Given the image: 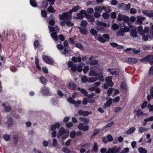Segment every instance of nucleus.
<instances>
[{
    "instance_id": "obj_1",
    "label": "nucleus",
    "mask_w": 153,
    "mask_h": 153,
    "mask_svg": "<svg viewBox=\"0 0 153 153\" xmlns=\"http://www.w3.org/2000/svg\"><path fill=\"white\" fill-rule=\"evenodd\" d=\"M138 33L143 36V40L147 41L149 39L153 38V25L150 27L149 30L148 27H146L143 30V27L140 26H138Z\"/></svg>"
},
{
    "instance_id": "obj_2",
    "label": "nucleus",
    "mask_w": 153,
    "mask_h": 153,
    "mask_svg": "<svg viewBox=\"0 0 153 153\" xmlns=\"http://www.w3.org/2000/svg\"><path fill=\"white\" fill-rule=\"evenodd\" d=\"M102 70L100 69L97 68L96 67L90 68L89 76H95L99 78H102L103 77Z\"/></svg>"
},
{
    "instance_id": "obj_3",
    "label": "nucleus",
    "mask_w": 153,
    "mask_h": 153,
    "mask_svg": "<svg viewBox=\"0 0 153 153\" xmlns=\"http://www.w3.org/2000/svg\"><path fill=\"white\" fill-rule=\"evenodd\" d=\"M48 28L50 31L54 32L51 33V34L52 38L55 41H57L58 39V36L56 33L59 32V28L57 25H55L54 27H50L49 26Z\"/></svg>"
},
{
    "instance_id": "obj_4",
    "label": "nucleus",
    "mask_w": 153,
    "mask_h": 153,
    "mask_svg": "<svg viewBox=\"0 0 153 153\" xmlns=\"http://www.w3.org/2000/svg\"><path fill=\"white\" fill-rule=\"evenodd\" d=\"M95 22L97 25L96 28V29L99 31H104V29L103 27H108L110 26L109 24L100 22L99 20L96 21Z\"/></svg>"
},
{
    "instance_id": "obj_5",
    "label": "nucleus",
    "mask_w": 153,
    "mask_h": 153,
    "mask_svg": "<svg viewBox=\"0 0 153 153\" xmlns=\"http://www.w3.org/2000/svg\"><path fill=\"white\" fill-rule=\"evenodd\" d=\"M59 19L60 20H64L65 21L68 19H70L71 17V14L70 12H68L64 13L62 15H59Z\"/></svg>"
},
{
    "instance_id": "obj_6",
    "label": "nucleus",
    "mask_w": 153,
    "mask_h": 153,
    "mask_svg": "<svg viewBox=\"0 0 153 153\" xmlns=\"http://www.w3.org/2000/svg\"><path fill=\"white\" fill-rule=\"evenodd\" d=\"M140 61L142 62H148L151 65H153V55H149L145 58L141 59Z\"/></svg>"
},
{
    "instance_id": "obj_7",
    "label": "nucleus",
    "mask_w": 153,
    "mask_h": 153,
    "mask_svg": "<svg viewBox=\"0 0 153 153\" xmlns=\"http://www.w3.org/2000/svg\"><path fill=\"white\" fill-rule=\"evenodd\" d=\"M68 65L71 72H75L76 71V65L74 64L71 61H69L68 62Z\"/></svg>"
},
{
    "instance_id": "obj_8",
    "label": "nucleus",
    "mask_w": 153,
    "mask_h": 153,
    "mask_svg": "<svg viewBox=\"0 0 153 153\" xmlns=\"http://www.w3.org/2000/svg\"><path fill=\"white\" fill-rule=\"evenodd\" d=\"M41 92L44 95L50 96L51 95V93L49 91V88L45 87H43L41 88Z\"/></svg>"
},
{
    "instance_id": "obj_9",
    "label": "nucleus",
    "mask_w": 153,
    "mask_h": 153,
    "mask_svg": "<svg viewBox=\"0 0 153 153\" xmlns=\"http://www.w3.org/2000/svg\"><path fill=\"white\" fill-rule=\"evenodd\" d=\"M43 60L46 63L51 65H53L54 63V61L51 58L47 56H44L42 57Z\"/></svg>"
},
{
    "instance_id": "obj_10",
    "label": "nucleus",
    "mask_w": 153,
    "mask_h": 153,
    "mask_svg": "<svg viewBox=\"0 0 153 153\" xmlns=\"http://www.w3.org/2000/svg\"><path fill=\"white\" fill-rule=\"evenodd\" d=\"M78 128L79 130L85 131L88 130L89 127L87 125H85L83 123H80L78 125Z\"/></svg>"
},
{
    "instance_id": "obj_11",
    "label": "nucleus",
    "mask_w": 153,
    "mask_h": 153,
    "mask_svg": "<svg viewBox=\"0 0 153 153\" xmlns=\"http://www.w3.org/2000/svg\"><path fill=\"white\" fill-rule=\"evenodd\" d=\"M129 27L131 30L130 32L131 36L133 37H136L137 36V33L135 27L134 26H130Z\"/></svg>"
},
{
    "instance_id": "obj_12",
    "label": "nucleus",
    "mask_w": 153,
    "mask_h": 153,
    "mask_svg": "<svg viewBox=\"0 0 153 153\" xmlns=\"http://www.w3.org/2000/svg\"><path fill=\"white\" fill-rule=\"evenodd\" d=\"M109 151L112 152V153H119L120 150V147H118L116 146H114L112 148H109Z\"/></svg>"
},
{
    "instance_id": "obj_13",
    "label": "nucleus",
    "mask_w": 153,
    "mask_h": 153,
    "mask_svg": "<svg viewBox=\"0 0 153 153\" xmlns=\"http://www.w3.org/2000/svg\"><path fill=\"white\" fill-rule=\"evenodd\" d=\"M126 62L130 64H134L137 62V59L133 58H129L126 59Z\"/></svg>"
},
{
    "instance_id": "obj_14",
    "label": "nucleus",
    "mask_w": 153,
    "mask_h": 153,
    "mask_svg": "<svg viewBox=\"0 0 153 153\" xmlns=\"http://www.w3.org/2000/svg\"><path fill=\"white\" fill-rule=\"evenodd\" d=\"M107 71L109 72L111 74L115 76L118 75L119 73V71L117 69H111L109 68H108L107 69Z\"/></svg>"
},
{
    "instance_id": "obj_15",
    "label": "nucleus",
    "mask_w": 153,
    "mask_h": 153,
    "mask_svg": "<svg viewBox=\"0 0 153 153\" xmlns=\"http://www.w3.org/2000/svg\"><path fill=\"white\" fill-rule=\"evenodd\" d=\"M142 13L149 17H151L153 19V10H144L142 11Z\"/></svg>"
},
{
    "instance_id": "obj_16",
    "label": "nucleus",
    "mask_w": 153,
    "mask_h": 153,
    "mask_svg": "<svg viewBox=\"0 0 153 153\" xmlns=\"http://www.w3.org/2000/svg\"><path fill=\"white\" fill-rule=\"evenodd\" d=\"M86 14V12L85 10H81L80 12L77 14V18L79 19H82L84 17V15H85Z\"/></svg>"
},
{
    "instance_id": "obj_17",
    "label": "nucleus",
    "mask_w": 153,
    "mask_h": 153,
    "mask_svg": "<svg viewBox=\"0 0 153 153\" xmlns=\"http://www.w3.org/2000/svg\"><path fill=\"white\" fill-rule=\"evenodd\" d=\"M77 113L79 115L84 116H88L89 114V113H90V114H91L90 112H89L88 111H84L81 109L79 110Z\"/></svg>"
},
{
    "instance_id": "obj_18",
    "label": "nucleus",
    "mask_w": 153,
    "mask_h": 153,
    "mask_svg": "<svg viewBox=\"0 0 153 153\" xmlns=\"http://www.w3.org/2000/svg\"><path fill=\"white\" fill-rule=\"evenodd\" d=\"M66 132L64 128L61 127V128L57 133V137L58 138H59L63 134H65Z\"/></svg>"
},
{
    "instance_id": "obj_19",
    "label": "nucleus",
    "mask_w": 153,
    "mask_h": 153,
    "mask_svg": "<svg viewBox=\"0 0 153 153\" xmlns=\"http://www.w3.org/2000/svg\"><path fill=\"white\" fill-rule=\"evenodd\" d=\"M60 126V124L59 123H56L51 125L50 129L52 131H55L57 128H59Z\"/></svg>"
},
{
    "instance_id": "obj_20",
    "label": "nucleus",
    "mask_w": 153,
    "mask_h": 153,
    "mask_svg": "<svg viewBox=\"0 0 153 153\" xmlns=\"http://www.w3.org/2000/svg\"><path fill=\"white\" fill-rule=\"evenodd\" d=\"M85 17L87 19L89 22H93L94 21V19L92 15H91L86 13L85 15Z\"/></svg>"
},
{
    "instance_id": "obj_21",
    "label": "nucleus",
    "mask_w": 153,
    "mask_h": 153,
    "mask_svg": "<svg viewBox=\"0 0 153 153\" xmlns=\"http://www.w3.org/2000/svg\"><path fill=\"white\" fill-rule=\"evenodd\" d=\"M81 8V7L79 5L74 7L69 12L71 14L72 12H76Z\"/></svg>"
},
{
    "instance_id": "obj_22",
    "label": "nucleus",
    "mask_w": 153,
    "mask_h": 153,
    "mask_svg": "<svg viewBox=\"0 0 153 153\" xmlns=\"http://www.w3.org/2000/svg\"><path fill=\"white\" fill-rule=\"evenodd\" d=\"M112 77L111 76H109L105 79L106 82L107 83H109V86L112 87L113 86L114 83L111 82Z\"/></svg>"
},
{
    "instance_id": "obj_23",
    "label": "nucleus",
    "mask_w": 153,
    "mask_h": 153,
    "mask_svg": "<svg viewBox=\"0 0 153 153\" xmlns=\"http://www.w3.org/2000/svg\"><path fill=\"white\" fill-rule=\"evenodd\" d=\"M137 21L138 23L141 24L143 23V21L145 20L146 18L141 16H137Z\"/></svg>"
},
{
    "instance_id": "obj_24",
    "label": "nucleus",
    "mask_w": 153,
    "mask_h": 153,
    "mask_svg": "<svg viewBox=\"0 0 153 153\" xmlns=\"http://www.w3.org/2000/svg\"><path fill=\"white\" fill-rule=\"evenodd\" d=\"M71 60L74 63H76L77 62H81V58L78 56L77 58L76 57L74 56L72 58Z\"/></svg>"
},
{
    "instance_id": "obj_25",
    "label": "nucleus",
    "mask_w": 153,
    "mask_h": 153,
    "mask_svg": "<svg viewBox=\"0 0 153 153\" xmlns=\"http://www.w3.org/2000/svg\"><path fill=\"white\" fill-rule=\"evenodd\" d=\"M101 78H99L97 77H90L88 78V82H93L98 79H100Z\"/></svg>"
},
{
    "instance_id": "obj_26",
    "label": "nucleus",
    "mask_w": 153,
    "mask_h": 153,
    "mask_svg": "<svg viewBox=\"0 0 153 153\" xmlns=\"http://www.w3.org/2000/svg\"><path fill=\"white\" fill-rule=\"evenodd\" d=\"M94 10L95 11L101 13L103 10H104L103 7H102L101 6H97L95 7Z\"/></svg>"
},
{
    "instance_id": "obj_27",
    "label": "nucleus",
    "mask_w": 153,
    "mask_h": 153,
    "mask_svg": "<svg viewBox=\"0 0 153 153\" xmlns=\"http://www.w3.org/2000/svg\"><path fill=\"white\" fill-rule=\"evenodd\" d=\"M68 86L71 89L75 90L76 89L77 86L74 82H72L70 83L69 85Z\"/></svg>"
},
{
    "instance_id": "obj_28",
    "label": "nucleus",
    "mask_w": 153,
    "mask_h": 153,
    "mask_svg": "<svg viewBox=\"0 0 153 153\" xmlns=\"http://www.w3.org/2000/svg\"><path fill=\"white\" fill-rule=\"evenodd\" d=\"M112 103L111 99L110 98L108 99L106 102L105 104L104 105L105 106V108L106 107H109L110 105Z\"/></svg>"
},
{
    "instance_id": "obj_29",
    "label": "nucleus",
    "mask_w": 153,
    "mask_h": 153,
    "mask_svg": "<svg viewBox=\"0 0 153 153\" xmlns=\"http://www.w3.org/2000/svg\"><path fill=\"white\" fill-rule=\"evenodd\" d=\"M135 129L136 128L135 127H131L126 132V134H131L134 132Z\"/></svg>"
},
{
    "instance_id": "obj_30",
    "label": "nucleus",
    "mask_w": 153,
    "mask_h": 153,
    "mask_svg": "<svg viewBox=\"0 0 153 153\" xmlns=\"http://www.w3.org/2000/svg\"><path fill=\"white\" fill-rule=\"evenodd\" d=\"M79 120L81 122H83L85 124H87L89 122V120L86 118L80 117Z\"/></svg>"
},
{
    "instance_id": "obj_31",
    "label": "nucleus",
    "mask_w": 153,
    "mask_h": 153,
    "mask_svg": "<svg viewBox=\"0 0 153 153\" xmlns=\"http://www.w3.org/2000/svg\"><path fill=\"white\" fill-rule=\"evenodd\" d=\"M35 63L37 68L39 70H41V68L39 65V60L36 57L35 59Z\"/></svg>"
},
{
    "instance_id": "obj_32",
    "label": "nucleus",
    "mask_w": 153,
    "mask_h": 153,
    "mask_svg": "<svg viewBox=\"0 0 153 153\" xmlns=\"http://www.w3.org/2000/svg\"><path fill=\"white\" fill-rule=\"evenodd\" d=\"M111 45L112 47H116L118 48H123V47L122 46H120L118 45L117 44L114 43H111Z\"/></svg>"
},
{
    "instance_id": "obj_33",
    "label": "nucleus",
    "mask_w": 153,
    "mask_h": 153,
    "mask_svg": "<svg viewBox=\"0 0 153 153\" xmlns=\"http://www.w3.org/2000/svg\"><path fill=\"white\" fill-rule=\"evenodd\" d=\"M76 132L74 130L71 131L70 133V136L71 138H74L76 137Z\"/></svg>"
},
{
    "instance_id": "obj_34",
    "label": "nucleus",
    "mask_w": 153,
    "mask_h": 153,
    "mask_svg": "<svg viewBox=\"0 0 153 153\" xmlns=\"http://www.w3.org/2000/svg\"><path fill=\"white\" fill-rule=\"evenodd\" d=\"M148 129L146 128L141 127L139 128V132L142 133L148 130Z\"/></svg>"
},
{
    "instance_id": "obj_35",
    "label": "nucleus",
    "mask_w": 153,
    "mask_h": 153,
    "mask_svg": "<svg viewBox=\"0 0 153 153\" xmlns=\"http://www.w3.org/2000/svg\"><path fill=\"white\" fill-rule=\"evenodd\" d=\"M138 151L140 153H147V151L145 149L140 147L138 149Z\"/></svg>"
},
{
    "instance_id": "obj_36",
    "label": "nucleus",
    "mask_w": 153,
    "mask_h": 153,
    "mask_svg": "<svg viewBox=\"0 0 153 153\" xmlns=\"http://www.w3.org/2000/svg\"><path fill=\"white\" fill-rule=\"evenodd\" d=\"M13 123L12 119L10 117L8 118L7 122V124L8 126L9 127L10 126L12 125Z\"/></svg>"
},
{
    "instance_id": "obj_37",
    "label": "nucleus",
    "mask_w": 153,
    "mask_h": 153,
    "mask_svg": "<svg viewBox=\"0 0 153 153\" xmlns=\"http://www.w3.org/2000/svg\"><path fill=\"white\" fill-rule=\"evenodd\" d=\"M30 5L34 7H36L37 6V4L35 0H30Z\"/></svg>"
},
{
    "instance_id": "obj_38",
    "label": "nucleus",
    "mask_w": 153,
    "mask_h": 153,
    "mask_svg": "<svg viewBox=\"0 0 153 153\" xmlns=\"http://www.w3.org/2000/svg\"><path fill=\"white\" fill-rule=\"evenodd\" d=\"M62 150L64 153H70L71 152V150L66 147H63Z\"/></svg>"
},
{
    "instance_id": "obj_39",
    "label": "nucleus",
    "mask_w": 153,
    "mask_h": 153,
    "mask_svg": "<svg viewBox=\"0 0 153 153\" xmlns=\"http://www.w3.org/2000/svg\"><path fill=\"white\" fill-rule=\"evenodd\" d=\"M121 30H122L123 32L124 33H127L128 32L130 29L127 26L124 27L120 28Z\"/></svg>"
},
{
    "instance_id": "obj_40",
    "label": "nucleus",
    "mask_w": 153,
    "mask_h": 153,
    "mask_svg": "<svg viewBox=\"0 0 153 153\" xmlns=\"http://www.w3.org/2000/svg\"><path fill=\"white\" fill-rule=\"evenodd\" d=\"M80 32L83 34L86 35L88 33V31L86 29L80 28Z\"/></svg>"
},
{
    "instance_id": "obj_41",
    "label": "nucleus",
    "mask_w": 153,
    "mask_h": 153,
    "mask_svg": "<svg viewBox=\"0 0 153 153\" xmlns=\"http://www.w3.org/2000/svg\"><path fill=\"white\" fill-rule=\"evenodd\" d=\"M81 25L83 27H86L88 25V22L86 21L83 20L82 21L81 23Z\"/></svg>"
},
{
    "instance_id": "obj_42",
    "label": "nucleus",
    "mask_w": 153,
    "mask_h": 153,
    "mask_svg": "<svg viewBox=\"0 0 153 153\" xmlns=\"http://www.w3.org/2000/svg\"><path fill=\"white\" fill-rule=\"evenodd\" d=\"M116 35L118 36H123L124 35V33L121 29L120 28L119 30L116 33Z\"/></svg>"
},
{
    "instance_id": "obj_43",
    "label": "nucleus",
    "mask_w": 153,
    "mask_h": 153,
    "mask_svg": "<svg viewBox=\"0 0 153 153\" xmlns=\"http://www.w3.org/2000/svg\"><path fill=\"white\" fill-rule=\"evenodd\" d=\"M97 148L98 146L97 145V143H95L94 145L91 150V151L92 152H96L97 151Z\"/></svg>"
},
{
    "instance_id": "obj_44",
    "label": "nucleus",
    "mask_w": 153,
    "mask_h": 153,
    "mask_svg": "<svg viewBox=\"0 0 153 153\" xmlns=\"http://www.w3.org/2000/svg\"><path fill=\"white\" fill-rule=\"evenodd\" d=\"M119 28V26L116 24H113L111 27V29L113 30H116L118 29Z\"/></svg>"
},
{
    "instance_id": "obj_45",
    "label": "nucleus",
    "mask_w": 153,
    "mask_h": 153,
    "mask_svg": "<svg viewBox=\"0 0 153 153\" xmlns=\"http://www.w3.org/2000/svg\"><path fill=\"white\" fill-rule=\"evenodd\" d=\"M3 138L4 140L6 141H8L10 139L9 135L7 134H5L3 136Z\"/></svg>"
},
{
    "instance_id": "obj_46",
    "label": "nucleus",
    "mask_w": 153,
    "mask_h": 153,
    "mask_svg": "<svg viewBox=\"0 0 153 153\" xmlns=\"http://www.w3.org/2000/svg\"><path fill=\"white\" fill-rule=\"evenodd\" d=\"M52 146L53 147H56L57 145V142L56 139L54 138L53 140V142L52 143Z\"/></svg>"
},
{
    "instance_id": "obj_47",
    "label": "nucleus",
    "mask_w": 153,
    "mask_h": 153,
    "mask_svg": "<svg viewBox=\"0 0 153 153\" xmlns=\"http://www.w3.org/2000/svg\"><path fill=\"white\" fill-rule=\"evenodd\" d=\"M88 78L86 76H84L82 77L81 80L82 82L84 83L88 82Z\"/></svg>"
},
{
    "instance_id": "obj_48",
    "label": "nucleus",
    "mask_w": 153,
    "mask_h": 153,
    "mask_svg": "<svg viewBox=\"0 0 153 153\" xmlns=\"http://www.w3.org/2000/svg\"><path fill=\"white\" fill-rule=\"evenodd\" d=\"M111 7L109 6H108L106 7H103V9L106 12V13L110 12L111 11Z\"/></svg>"
},
{
    "instance_id": "obj_49",
    "label": "nucleus",
    "mask_w": 153,
    "mask_h": 153,
    "mask_svg": "<svg viewBox=\"0 0 153 153\" xmlns=\"http://www.w3.org/2000/svg\"><path fill=\"white\" fill-rule=\"evenodd\" d=\"M124 15L120 13L118 16L117 19L119 21H122L123 20Z\"/></svg>"
},
{
    "instance_id": "obj_50",
    "label": "nucleus",
    "mask_w": 153,
    "mask_h": 153,
    "mask_svg": "<svg viewBox=\"0 0 153 153\" xmlns=\"http://www.w3.org/2000/svg\"><path fill=\"white\" fill-rule=\"evenodd\" d=\"M137 116H140L142 115H144V114L142 111V110L141 109L138 110L137 111Z\"/></svg>"
},
{
    "instance_id": "obj_51",
    "label": "nucleus",
    "mask_w": 153,
    "mask_h": 153,
    "mask_svg": "<svg viewBox=\"0 0 153 153\" xmlns=\"http://www.w3.org/2000/svg\"><path fill=\"white\" fill-rule=\"evenodd\" d=\"M78 90L80 91L81 93H82L85 95H86L87 94V92L83 89H80V88H78Z\"/></svg>"
},
{
    "instance_id": "obj_52",
    "label": "nucleus",
    "mask_w": 153,
    "mask_h": 153,
    "mask_svg": "<svg viewBox=\"0 0 153 153\" xmlns=\"http://www.w3.org/2000/svg\"><path fill=\"white\" fill-rule=\"evenodd\" d=\"M40 81L43 84H45L46 83V80L45 78L43 76H41L40 78Z\"/></svg>"
},
{
    "instance_id": "obj_53",
    "label": "nucleus",
    "mask_w": 153,
    "mask_h": 153,
    "mask_svg": "<svg viewBox=\"0 0 153 153\" xmlns=\"http://www.w3.org/2000/svg\"><path fill=\"white\" fill-rule=\"evenodd\" d=\"M48 10L50 13H54L55 12V10L53 9V8L51 6H50L49 7Z\"/></svg>"
},
{
    "instance_id": "obj_54",
    "label": "nucleus",
    "mask_w": 153,
    "mask_h": 153,
    "mask_svg": "<svg viewBox=\"0 0 153 153\" xmlns=\"http://www.w3.org/2000/svg\"><path fill=\"white\" fill-rule=\"evenodd\" d=\"M109 16V14L107 13H105L102 14V17L104 19H108Z\"/></svg>"
},
{
    "instance_id": "obj_55",
    "label": "nucleus",
    "mask_w": 153,
    "mask_h": 153,
    "mask_svg": "<svg viewBox=\"0 0 153 153\" xmlns=\"http://www.w3.org/2000/svg\"><path fill=\"white\" fill-rule=\"evenodd\" d=\"M76 47L80 49L81 50H83L84 49L82 47V45L79 43L76 44Z\"/></svg>"
},
{
    "instance_id": "obj_56",
    "label": "nucleus",
    "mask_w": 153,
    "mask_h": 153,
    "mask_svg": "<svg viewBox=\"0 0 153 153\" xmlns=\"http://www.w3.org/2000/svg\"><path fill=\"white\" fill-rule=\"evenodd\" d=\"M90 33L92 35L95 36L97 34L96 31L94 29L92 28L90 30Z\"/></svg>"
},
{
    "instance_id": "obj_57",
    "label": "nucleus",
    "mask_w": 153,
    "mask_h": 153,
    "mask_svg": "<svg viewBox=\"0 0 153 153\" xmlns=\"http://www.w3.org/2000/svg\"><path fill=\"white\" fill-rule=\"evenodd\" d=\"M144 121L146 122H148L153 121V116H151L149 118L144 119Z\"/></svg>"
},
{
    "instance_id": "obj_58",
    "label": "nucleus",
    "mask_w": 153,
    "mask_h": 153,
    "mask_svg": "<svg viewBox=\"0 0 153 153\" xmlns=\"http://www.w3.org/2000/svg\"><path fill=\"white\" fill-rule=\"evenodd\" d=\"M81 102L80 100H77L76 102L75 101L73 104L74 105V106L75 107H78L79 106V105L81 104Z\"/></svg>"
},
{
    "instance_id": "obj_59",
    "label": "nucleus",
    "mask_w": 153,
    "mask_h": 153,
    "mask_svg": "<svg viewBox=\"0 0 153 153\" xmlns=\"http://www.w3.org/2000/svg\"><path fill=\"white\" fill-rule=\"evenodd\" d=\"M67 26L68 27L73 26L74 25V23L68 21L66 22Z\"/></svg>"
},
{
    "instance_id": "obj_60",
    "label": "nucleus",
    "mask_w": 153,
    "mask_h": 153,
    "mask_svg": "<svg viewBox=\"0 0 153 153\" xmlns=\"http://www.w3.org/2000/svg\"><path fill=\"white\" fill-rule=\"evenodd\" d=\"M67 101L71 104H73L75 101L73 100L71 97H69L67 100Z\"/></svg>"
},
{
    "instance_id": "obj_61",
    "label": "nucleus",
    "mask_w": 153,
    "mask_h": 153,
    "mask_svg": "<svg viewBox=\"0 0 153 153\" xmlns=\"http://www.w3.org/2000/svg\"><path fill=\"white\" fill-rule=\"evenodd\" d=\"M130 19L128 17L126 16H124L123 20L125 22H128L129 21Z\"/></svg>"
},
{
    "instance_id": "obj_62",
    "label": "nucleus",
    "mask_w": 153,
    "mask_h": 153,
    "mask_svg": "<svg viewBox=\"0 0 153 153\" xmlns=\"http://www.w3.org/2000/svg\"><path fill=\"white\" fill-rule=\"evenodd\" d=\"M106 138L108 141L111 142L113 140V138L111 135H108L106 137Z\"/></svg>"
},
{
    "instance_id": "obj_63",
    "label": "nucleus",
    "mask_w": 153,
    "mask_h": 153,
    "mask_svg": "<svg viewBox=\"0 0 153 153\" xmlns=\"http://www.w3.org/2000/svg\"><path fill=\"white\" fill-rule=\"evenodd\" d=\"M41 14L42 16L43 17H46L47 16L46 11L45 10H42L41 11Z\"/></svg>"
},
{
    "instance_id": "obj_64",
    "label": "nucleus",
    "mask_w": 153,
    "mask_h": 153,
    "mask_svg": "<svg viewBox=\"0 0 153 153\" xmlns=\"http://www.w3.org/2000/svg\"><path fill=\"white\" fill-rule=\"evenodd\" d=\"M149 74L150 76H153V66L150 68L149 70Z\"/></svg>"
}]
</instances>
